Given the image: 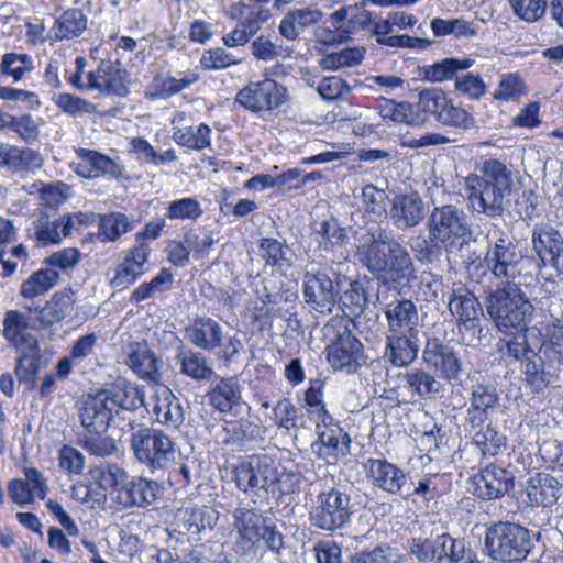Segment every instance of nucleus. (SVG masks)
Wrapping results in <instances>:
<instances>
[{"label":"nucleus","mask_w":563,"mask_h":563,"mask_svg":"<svg viewBox=\"0 0 563 563\" xmlns=\"http://www.w3.org/2000/svg\"><path fill=\"white\" fill-rule=\"evenodd\" d=\"M58 224L59 219L52 221L47 213L41 212L29 228V235L44 245L59 244L63 236Z\"/></svg>","instance_id":"603ef678"},{"label":"nucleus","mask_w":563,"mask_h":563,"mask_svg":"<svg viewBox=\"0 0 563 563\" xmlns=\"http://www.w3.org/2000/svg\"><path fill=\"white\" fill-rule=\"evenodd\" d=\"M222 442L242 449L261 437V428L249 419L224 420Z\"/></svg>","instance_id":"79ce46f5"},{"label":"nucleus","mask_w":563,"mask_h":563,"mask_svg":"<svg viewBox=\"0 0 563 563\" xmlns=\"http://www.w3.org/2000/svg\"><path fill=\"white\" fill-rule=\"evenodd\" d=\"M350 563H399V556L389 547L378 545L355 554Z\"/></svg>","instance_id":"774afa93"},{"label":"nucleus","mask_w":563,"mask_h":563,"mask_svg":"<svg viewBox=\"0 0 563 563\" xmlns=\"http://www.w3.org/2000/svg\"><path fill=\"white\" fill-rule=\"evenodd\" d=\"M273 419L279 429L291 430L298 427V409L288 399H279L273 408Z\"/></svg>","instance_id":"0e129e2a"},{"label":"nucleus","mask_w":563,"mask_h":563,"mask_svg":"<svg viewBox=\"0 0 563 563\" xmlns=\"http://www.w3.org/2000/svg\"><path fill=\"white\" fill-rule=\"evenodd\" d=\"M97 222L99 225L98 232L86 233L81 239V243L95 244L115 242L122 234L133 229V225L129 218L121 212L98 214Z\"/></svg>","instance_id":"f704fd0d"},{"label":"nucleus","mask_w":563,"mask_h":563,"mask_svg":"<svg viewBox=\"0 0 563 563\" xmlns=\"http://www.w3.org/2000/svg\"><path fill=\"white\" fill-rule=\"evenodd\" d=\"M364 468L374 487L391 495H404L407 476L398 465L386 459H368Z\"/></svg>","instance_id":"b1692460"},{"label":"nucleus","mask_w":563,"mask_h":563,"mask_svg":"<svg viewBox=\"0 0 563 563\" xmlns=\"http://www.w3.org/2000/svg\"><path fill=\"white\" fill-rule=\"evenodd\" d=\"M79 444L89 454L97 457H106L112 455L117 451L114 440L102 434L88 433L79 440Z\"/></svg>","instance_id":"69168bd1"},{"label":"nucleus","mask_w":563,"mask_h":563,"mask_svg":"<svg viewBox=\"0 0 563 563\" xmlns=\"http://www.w3.org/2000/svg\"><path fill=\"white\" fill-rule=\"evenodd\" d=\"M87 24L88 18L81 9L69 8L55 20L51 33L56 41L73 40L87 30Z\"/></svg>","instance_id":"a19ab883"},{"label":"nucleus","mask_w":563,"mask_h":563,"mask_svg":"<svg viewBox=\"0 0 563 563\" xmlns=\"http://www.w3.org/2000/svg\"><path fill=\"white\" fill-rule=\"evenodd\" d=\"M512 335L498 340L496 351L504 361L512 360L525 362V371L527 365L537 358L540 346V338L536 329L512 331Z\"/></svg>","instance_id":"aec40b11"},{"label":"nucleus","mask_w":563,"mask_h":563,"mask_svg":"<svg viewBox=\"0 0 563 563\" xmlns=\"http://www.w3.org/2000/svg\"><path fill=\"white\" fill-rule=\"evenodd\" d=\"M202 212L203 211L198 199L187 197L169 202L166 218L170 220L195 221L201 217Z\"/></svg>","instance_id":"052dcab7"},{"label":"nucleus","mask_w":563,"mask_h":563,"mask_svg":"<svg viewBox=\"0 0 563 563\" xmlns=\"http://www.w3.org/2000/svg\"><path fill=\"white\" fill-rule=\"evenodd\" d=\"M98 213L74 212L59 218L62 236L68 238L74 234H81L85 229L97 222Z\"/></svg>","instance_id":"bf43d9fd"},{"label":"nucleus","mask_w":563,"mask_h":563,"mask_svg":"<svg viewBox=\"0 0 563 563\" xmlns=\"http://www.w3.org/2000/svg\"><path fill=\"white\" fill-rule=\"evenodd\" d=\"M466 429L473 433V443L483 456L499 455L507 446V437L489 423L476 429Z\"/></svg>","instance_id":"49530a36"},{"label":"nucleus","mask_w":563,"mask_h":563,"mask_svg":"<svg viewBox=\"0 0 563 563\" xmlns=\"http://www.w3.org/2000/svg\"><path fill=\"white\" fill-rule=\"evenodd\" d=\"M131 432L134 457L152 473L168 468L175 461V442L164 431L145 427Z\"/></svg>","instance_id":"423d86ee"},{"label":"nucleus","mask_w":563,"mask_h":563,"mask_svg":"<svg viewBox=\"0 0 563 563\" xmlns=\"http://www.w3.org/2000/svg\"><path fill=\"white\" fill-rule=\"evenodd\" d=\"M488 268L496 277L514 278L531 265L532 260L528 255L516 252L515 249H492L485 255Z\"/></svg>","instance_id":"bb28decb"},{"label":"nucleus","mask_w":563,"mask_h":563,"mask_svg":"<svg viewBox=\"0 0 563 563\" xmlns=\"http://www.w3.org/2000/svg\"><path fill=\"white\" fill-rule=\"evenodd\" d=\"M474 494L483 500L498 499L514 487V475L505 467L488 464L473 477Z\"/></svg>","instance_id":"4be33fe9"},{"label":"nucleus","mask_w":563,"mask_h":563,"mask_svg":"<svg viewBox=\"0 0 563 563\" xmlns=\"http://www.w3.org/2000/svg\"><path fill=\"white\" fill-rule=\"evenodd\" d=\"M147 261L148 253L145 249H131L115 267L114 276L110 280L111 287L125 289L133 285L144 274Z\"/></svg>","instance_id":"e433bc0d"},{"label":"nucleus","mask_w":563,"mask_h":563,"mask_svg":"<svg viewBox=\"0 0 563 563\" xmlns=\"http://www.w3.org/2000/svg\"><path fill=\"white\" fill-rule=\"evenodd\" d=\"M55 104L66 114L76 117L79 114H92L96 106L90 101L70 93H60L55 99Z\"/></svg>","instance_id":"338daca9"},{"label":"nucleus","mask_w":563,"mask_h":563,"mask_svg":"<svg viewBox=\"0 0 563 563\" xmlns=\"http://www.w3.org/2000/svg\"><path fill=\"white\" fill-rule=\"evenodd\" d=\"M383 311L387 319V332H420L419 314L413 301L396 299L387 303Z\"/></svg>","instance_id":"c756f323"},{"label":"nucleus","mask_w":563,"mask_h":563,"mask_svg":"<svg viewBox=\"0 0 563 563\" xmlns=\"http://www.w3.org/2000/svg\"><path fill=\"white\" fill-rule=\"evenodd\" d=\"M318 439L311 444V450L319 459L334 463L350 453L351 439L333 419L325 422L316 421Z\"/></svg>","instance_id":"6ab92c4d"},{"label":"nucleus","mask_w":563,"mask_h":563,"mask_svg":"<svg viewBox=\"0 0 563 563\" xmlns=\"http://www.w3.org/2000/svg\"><path fill=\"white\" fill-rule=\"evenodd\" d=\"M498 393L489 383H477L471 388L465 427L476 429L483 426L498 407Z\"/></svg>","instance_id":"412c9836"},{"label":"nucleus","mask_w":563,"mask_h":563,"mask_svg":"<svg viewBox=\"0 0 563 563\" xmlns=\"http://www.w3.org/2000/svg\"><path fill=\"white\" fill-rule=\"evenodd\" d=\"M173 140L180 146L201 151L211 145V129L206 123L177 129L173 133Z\"/></svg>","instance_id":"3c124183"},{"label":"nucleus","mask_w":563,"mask_h":563,"mask_svg":"<svg viewBox=\"0 0 563 563\" xmlns=\"http://www.w3.org/2000/svg\"><path fill=\"white\" fill-rule=\"evenodd\" d=\"M422 361L439 378L448 383L460 380L462 361L448 343L439 338H429L422 351Z\"/></svg>","instance_id":"dca6fc26"},{"label":"nucleus","mask_w":563,"mask_h":563,"mask_svg":"<svg viewBox=\"0 0 563 563\" xmlns=\"http://www.w3.org/2000/svg\"><path fill=\"white\" fill-rule=\"evenodd\" d=\"M324 336L330 341L327 358L334 371L346 374L355 373L364 355L363 344L352 334L347 321L342 318L331 319L323 327Z\"/></svg>","instance_id":"20e7f679"},{"label":"nucleus","mask_w":563,"mask_h":563,"mask_svg":"<svg viewBox=\"0 0 563 563\" xmlns=\"http://www.w3.org/2000/svg\"><path fill=\"white\" fill-rule=\"evenodd\" d=\"M33 69V59L27 54L7 53L1 58L0 75L11 77L14 82L20 81Z\"/></svg>","instance_id":"5fc2aeb1"},{"label":"nucleus","mask_w":563,"mask_h":563,"mask_svg":"<svg viewBox=\"0 0 563 563\" xmlns=\"http://www.w3.org/2000/svg\"><path fill=\"white\" fill-rule=\"evenodd\" d=\"M420 332H386L384 358L394 367H408L418 357Z\"/></svg>","instance_id":"393cba45"},{"label":"nucleus","mask_w":563,"mask_h":563,"mask_svg":"<svg viewBox=\"0 0 563 563\" xmlns=\"http://www.w3.org/2000/svg\"><path fill=\"white\" fill-rule=\"evenodd\" d=\"M43 164V156L35 150L0 144V167L12 173H30L40 169Z\"/></svg>","instance_id":"473e14b6"},{"label":"nucleus","mask_w":563,"mask_h":563,"mask_svg":"<svg viewBox=\"0 0 563 563\" xmlns=\"http://www.w3.org/2000/svg\"><path fill=\"white\" fill-rule=\"evenodd\" d=\"M236 487L251 496H262L278 482L274 459L267 454H253L233 468Z\"/></svg>","instance_id":"9b49d317"},{"label":"nucleus","mask_w":563,"mask_h":563,"mask_svg":"<svg viewBox=\"0 0 563 563\" xmlns=\"http://www.w3.org/2000/svg\"><path fill=\"white\" fill-rule=\"evenodd\" d=\"M76 153L80 161L74 163L73 168L75 173L82 178L95 179L109 177L118 179L123 175V168L109 156L100 152L79 148Z\"/></svg>","instance_id":"a878e982"},{"label":"nucleus","mask_w":563,"mask_h":563,"mask_svg":"<svg viewBox=\"0 0 563 563\" xmlns=\"http://www.w3.org/2000/svg\"><path fill=\"white\" fill-rule=\"evenodd\" d=\"M562 490V484L551 474L538 473L530 477L527 496L536 506L550 507L554 505Z\"/></svg>","instance_id":"ea45409f"},{"label":"nucleus","mask_w":563,"mask_h":563,"mask_svg":"<svg viewBox=\"0 0 563 563\" xmlns=\"http://www.w3.org/2000/svg\"><path fill=\"white\" fill-rule=\"evenodd\" d=\"M78 415L82 428L91 434H103L111 424L125 430L118 420V412L112 411L99 390L84 397Z\"/></svg>","instance_id":"f3484780"},{"label":"nucleus","mask_w":563,"mask_h":563,"mask_svg":"<svg viewBox=\"0 0 563 563\" xmlns=\"http://www.w3.org/2000/svg\"><path fill=\"white\" fill-rule=\"evenodd\" d=\"M563 369V323L555 325L549 340L541 342L537 358L527 365V383L540 390L555 382Z\"/></svg>","instance_id":"0eeeda50"},{"label":"nucleus","mask_w":563,"mask_h":563,"mask_svg":"<svg viewBox=\"0 0 563 563\" xmlns=\"http://www.w3.org/2000/svg\"><path fill=\"white\" fill-rule=\"evenodd\" d=\"M176 361L180 365V373L191 379L209 380L214 374L207 357L191 349L179 347L176 354Z\"/></svg>","instance_id":"a18cd8bd"},{"label":"nucleus","mask_w":563,"mask_h":563,"mask_svg":"<svg viewBox=\"0 0 563 563\" xmlns=\"http://www.w3.org/2000/svg\"><path fill=\"white\" fill-rule=\"evenodd\" d=\"M186 339L197 349L213 351L222 346V327L209 317L196 318L186 329Z\"/></svg>","instance_id":"7c9ffc66"},{"label":"nucleus","mask_w":563,"mask_h":563,"mask_svg":"<svg viewBox=\"0 0 563 563\" xmlns=\"http://www.w3.org/2000/svg\"><path fill=\"white\" fill-rule=\"evenodd\" d=\"M532 549L530 530L519 523L497 521L485 530L484 551L493 561L519 563L527 559Z\"/></svg>","instance_id":"7ed1b4c3"},{"label":"nucleus","mask_w":563,"mask_h":563,"mask_svg":"<svg viewBox=\"0 0 563 563\" xmlns=\"http://www.w3.org/2000/svg\"><path fill=\"white\" fill-rule=\"evenodd\" d=\"M130 74L117 60H102L96 71L88 73V87L107 96L126 98L130 93Z\"/></svg>","instance_id":"a211bd4d"},{"label":"nucleus","mask_w":563,"mask_h":563,"mask_svg":"<svg viewBox=\"0 0 563 563\" xmlns=\"http://www.w3.org/2000/svg\"><path fill=\"white\" fill-rule=\"evenodd\" d=\"M511 184V172L504 163L497 159L485 161L478 174H471L465 179L470 207L489 218L501 217Z\"/></svg>","instance_id":"f257e3e1"},{"label":"nucleus","mask_w":563,"mask_h":563,"mask_svg":"<svg viewBox=\"0 0 563 563\" xmlns=\"http://www.w3.org/2000/svg\"><path fill=\"white\" fill-rule=\"evenodd\" d=\"M449 310L456 320L457 331L466 345L481 344L483 338V307L478 298L465 288H453L449 297Z\"/></svg>","instance_id":"9d476101"},{"label":"nucleus","mask_w":563,"mask_h":563,"mask_svg":"<svg viewBox=\"0 0 563 563\" xmlns=\"http://www.w3.org/2000/svg\"><path fill=\"white\" fill-rule=\"evenodd\" d=\"M99 391L103 395L112 411L118 412L120 423L126 422L124 426L128 428V431H133L136 427V421L125 415H130L144 406L143 390L135 384L119 378L107 388L99 389Z\"/></svg>","instance_id":"4468645a"},{"label":"nucleus","mask_w":563,"mask_h":563,"mask_svg":"<svg viewBox=\"0 0 563 563\" xmlns=\"http://www.w3.org/2000/svg\"><path fill=\"white\" fill-rule=\"evenodd\" d=\"M75 292L71 288H65L55 292L51 300L40 310L42 325H51L70 316L75 307Z\"/></svg>","instance_id":"c03bdc74"},{"label":"nucleus","mask_w":563,"mask_h":563,"mask_svg":"<svg viewBox=\"0 0 563 563\" xmlns=\"http://www.w3.org/2000/svg\"><path fill=\"white\" fill-rule=\"evenodd\" d=\"M431 29L434 36L454 35L456 38H467L476 34L472 23L465 19L444 20L434 18L431 21Z\"/></svg>","instance_id":"6e6d98bb"},{"label":"nucleus","mask_w":563,"mask_h":563,"mask_svg":"<svg viewBox=\"0 0 563 563\" xmlns=\"http://www.w3.org/2000/svg\"><path fill=\"white\" fill-rule=\"evenodd\" d=\"M526 95L525 82L516 73H509L501 76L493 98L499 101H517Z\"/></svg>","instance_id":"4d7b16f0"},{"label":"nucleus","mask_w":563,"mask_h":563,"mask_svg":"<svg viewBox=\"0 0 563 563\" xmlns=\"http://www.w3.org/2000/svg\"><path fill=\"white\" fill-rule=\"evenodd\" d=\"M31 328L27 322V317L18 311V310H9L5 313L3 320V338L13 345L16 351H22L27 349L29 352L37 354L38 353V343L37 340L31 335L25 333V331Z\"/></svg>","instance_id":"72a5a7b5"},{"label":"nucleus","mask_w":563,"mask_h":563,"mask_svg":"<svg viewBox=\"0 0 563 563\" xmlns=\"http://www.w3.org/2000/svg\"><path fill=\"white\" fill-rule=\"evenodd\" d=\"M398 379V387L410 393L412 399H432L443 390L441 382L422 368L399 374Z\"/></svg>","instance_id":"c9c22d12"},{"label":"nucleus","mask_w":563,"mask_h":563,"mask_svg":"<svg viewBox=\"0 0 563 563\" xmlns=\"http://www.w3.org/2000/svg\"><path fill=\"white\" fill-rule=\"evenodd\" d=\"M175 521L179 532L199 536L203 530L212 529L217 525L218 512L205 505H189L177 509Z\"/></svg>","instance_id":"cd10ccee"},{"label":"nucleus","mask_w":563,"mask_h":563,"mask_svg":"<svg viewBox=\"0 0 563 563\" xmlns=\"http://www.w3.org/2000/svg\"><path fill=\"white\" fill-rule=\"evenodd\" d=\"M485 306L497 330L506 334L526 330L534 309L521 288L510 282L490 290Z\"/></svg>","instance_id":"f03ea898"},{"label":"nucleus","mask_w":563,"mask_h":563,"mask_svg":"<svg viewBox=\"0 0 563 563\" xmlns=\"http://www.w3.org/2000/svg\"><path fill=\"white\" fill-rule=\"evenodd\" d=\"M474 64L472 58H444L441 62L423 67V76L432 82L456 79L460 71L467 70Z\"/></svg>","instance_id":"09e8293b"},{"label":"nucleus","mask_w":563,"mask_h":563,"mask_svg":"<svg viewBox=\"0 0 563 563\" xmlns=\"http://www.w3.org/2000/svg\"><path fill=\"white\" fill-rule=\"evenodd\" d=\"M323 380L311 379L310 386L305 393V402L308 406V411L313 415L317 421L325 422L331 420V416L328 413L325 406L322 401V388Z\"/></svg>","instance_id":"e2e57ef3"},{"label":"nucleus","mask_w":563,"mask_h":563,"mask_svg":"<svg viewBox=\"0 0 563 563\" xmlns=\"http://www.w3.org/2000/svg\"><path fill=\"white\" fill-rule=\"evenodd\" d=\"M448 100L449 97L442 89L431 88L421 90L418 101L413 106V112H411L410 125L421 126L431 115L439 121L448 104Z\"/></svg>","instance_id":"4c0bfd02"},{"label":"nucleus","mask_w":563,"mask_h":563,"mask_svg":"<svg viewBox=\"0 0 563 563\" xmlns=\"http://www.w3.org/2000/svg\"><path fill=\"white\" fill-rule=\"evenodd\" d=\"M352 514L351 496L339 488L332 487L317 495L308 517L310 523L317 529L335 532L351 522Z\"/></svg>","instance_id":"6e6552de"},{"label":"nucleus","mask_w":563,"mask_h":563,"mask_svg":"<svg viewBox=\"0 0 563 563\" xmlns=\"http://www.w3.org/2000/svg\"><path fill=\"white\" fill-rule=\"evenodd\" d=\"M126 364L141 379L158 382L162 377L159 360L145 344L133 342L129 345Z\"/></svg>","instance_id":"58836bf2"},{"label":"nucleus","mask_w":563,"mask_h":563,"mask_svg":"<svg viewBox=\"0 0 563 563\" xmlns=\"http://www.w3.org/2000/svg\"><path fill=\"white\" fill-rule=\"evenodd\" d=\"M428 227L433 246H464L472 235L464 211L452 205L434 207Z\"/></svg>","instance_id":"1a4fd4ad"},{"label":"nucleus","mask_w":563,"mask_h":563,"mask_svg":"<svg viewBox=\"0 0 563 563\" xmlns=\"http://www.w3.org/2000/svg\"><path fill=\"white\" fill-rule=\"evenodd\" d=\"M438 122L463 131L475 126V120L472 114L464 108L455 106L450 98Z\"/></svg>","instance_id":"680f3d73"},{"label":"nucleus","mask_w":563,"mask_h":563,"mask_svg":"<svg viewBox=\"0 0 563 563\" xmlns=\"http://www.w3.org/2000/svg\"><path fill=\"white\" fill-rule=\"evenodd\" d=\"M151 411L158 423L168 428L177 429L185 420L180 400L166 386L156 390Z\"/></svg>","instance_id":"2f4dec72"},{"label":"nucleus","mask_w":563,"mask_h":563,"mask_svg":"<svg viewBox=\"0 0 563 563\" xmlns=\"http://www.w3.org/2000/svg\"><path fill=\"white\" fill-rule=\"evenodd\" d=\"M333 277L334 278L323 272L316 274L307 273L305 275L302 286L303 297L311 309L323 314L332 312L343 286L339 276L334 273Z\"/></svg>","instance_id":"2eb2a0df"},{"label":"nucleus","mask_w":563,"mask_h":563,"mask_svg":"<svg viewBox=\"0 0 563 563\" xmlns=\"http://www.w3.org/2000/svg\"><path fill=\"white\" fill-rule=\"evenodd\" d=\"M232 517L236 531L234 551L243 561L252 563L257 558L261 532L265 529L267 518L257 509L245 506L236 507Z\"/></svg>","instance_id":"f8f14e48"},{"label":"nucleus","mask_w":563,"mask_h":563,"mask_svg":"<svg viewBox=\"0 0 563 563\" xmlns=\"http://www.w3.org/2000/svg\"><path fill=\"white\" fill-rule=\"evenodd\" d=\"M59 282V274L51 268H41L24 280L20 288V295L25 299L43 296Z\"/></svg>","instance_id":"8fccbe9b"},{"label":"nucleus","mask_w":563,"mask_h":563,"mask_svg":"<svg viewBox=\"0 0 563 563\" xmlns=\"http://www.w3.org/2000/svg\"><path fill=\"white\" fill-rule=\"evenodd\" d=\"M362 261L376 273L378 279L395 289L401 290L409 285L415 269L405 249H365Z\"/></svg>","instance_id":"39448f33"},{"label":"nucleus","mask_w":563,"mask_h":563,"mask_svg":"<svg viewBox=\"0 0 563 563\" xmlns=\"http://www.w3.org/2000/svg\"><path fill=\"white\" fill-rule=\"evenodd\" d=\"M163 487L156 481L145 476H131L118 488L117 499L124 508H146L162 495Z\"/></svg>","instance_id":"5701e85b"},{"label":"nucleus","mask_w":563,"mask_h":563,"mask_svg":"<svg viewBox=\"0 0 563 563\" xmlns=\"http://www.w3.org/2000/svg\"><path fill=\"white\" fill-rule=\"evenodd\" d=\"M210 406L221 413H238L242 407V385L235 377L221 378L207 394Z\"/></svg>","instance_id":"c85d7f7f"},{"label":"nucleus","mask_w":563,"mask_h":563,"mask_svg":"<svg viewBox=\"0 0 563 563\" xmlns=\"http://www.w3.org/2000/svg\"><path fill=\"white\" fill-rule=\"evenodd\" d=\"M287 101V89L274 79L250 82L238 91L235 102L251 112L272 111Z\"/></svg>","instance_id":"ddd939ff"},{"label":"nucleus","mask_w":563,"mask_h":563,"mask_svg":"<svg viewBox=\"0 0 563 563\" xmlns=\"http://www.w3.org/2000/svg\"><path fill=\"white\" fill-rule=\"evenodd\" d=\"M454 89L471 100H479L486 93V85L481 75L466 73V70L459 73Z\"/></svg>","instance_id":"13d9d810"},{"label":"nucleus","mask_w":563,"mask_h":563,"mask_svg":"<svg viewBox=\"0 0 563 563\" xmlns=\"http://www.w3.org/2000/svg\"><path fill=\"white\" fill-rule=\"evenodd\" d=\"M365 55L364 47H350L324 56L320 66L324 70H339L360 65Z\"/></svg>","instance_id":"864d4df0"},{"label":"nucleus","mask_w":563,"mask_h":563,"mask_svg":"<svg viewBox=\"0 0 563 563\" xmlns=\"http://www.w3.org/2000/svg\"><path fill=\"white\" fill-rule=\"evenodd\" d=\"M391 218L398 228L418 224L423 218V201L418 195H404L395 199Z\"/></svg>","instance_id":"37998d69"},{"label":"nucleus","mask_w":563,"mask_h":563,"mask_svg":"<svg viewBox=\"0 0 563 563\" xmlns=\"http://www.w3.org/2000/svg\"><path fill=\"white\" fill-rule=\"evenodd\" d=\"M323 19V12L316 8L294 9L288 11L282 19L278 31L287 41H296L294 22H297L301 30L320 23Z\"/></svg>","instance_id":"de8ad7c7"}]
</instances>
